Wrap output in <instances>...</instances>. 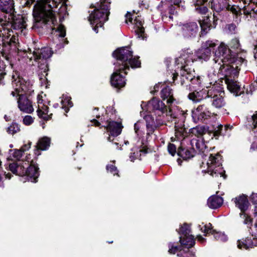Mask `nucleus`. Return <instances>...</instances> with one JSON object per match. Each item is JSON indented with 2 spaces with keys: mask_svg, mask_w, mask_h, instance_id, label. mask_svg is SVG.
<instances>
[{
  "mask_svg": "<svg viewBox=\"0 0 257 257\" xmlns=\"http://www.w3.org/2000/svg\"><path fill=\"white\" fill-rule=\"evenodd\" d=\"M12 78L13 90L11 91V95L13 97H17L21 94L30 96L34 92L32 82L20 77L17 72L13 73Z\"/></svg>",
  "mask_w": 257,
  "mask_h": 257,
  "instance_id": "nucleus-7",
  "label": "nucleus"
},
{
  "mask_svg": "<svg viewBox=\"0 0 257 257\" xmlns=\"http://www.w3.org/2000/svg\"><path fill=\"white\" fill-rule=\"evenodd\" d=\"M148 107L150 110L154 111L159 116L166 114V116L169 115L171 118H177V115L172 112L171 107H169V111H167V106L159 98L153 97L148 103Z\"/></svg>",
  "mask_w": 257,
  "mask_h": 257,
  "instance_id": "nucleus-9",
  "label": "nucleus"
},
{
  "mask_svg": "<svg viewBox=\"0 0 257 257\" xmlns=\"http://www.w3.org/2000/svg\"><path fill=\"white\" fill-rule=\"evenodd\" d=\"M47 102L45 101L43 99V96L41 95H38L37 96V103H38V109L37 110V112L38 116L40 118H43L44 120H48L50 118V115L48 114V106L46 104ZM49 102H48L49 104Z\"/></svg>",
  "mask_w": 257,
  "mask_h": 257,
  "instance_id": "nucleus-18",
  "label": "nucleus"
},
{
  "mask_svg": "<svg viewBox=\"0 0 257 257\" xmlns=\"http://www.w3.org/2000/svg\"><path fill=\"white\" fill-rule=\"evenodd\" d=\"M149 119L150 120L152 119V117L150 116H146V127L147 128V134L150 135L152 134L156 128L157 126L155 125V122L153 121V119L152 120V121H149ZM157 126L159 125H162L166 124V121L164 120H160L159 118L156 119Z\"/></svg>",
  "mask_w": 257,
  "mask_h": 257,
  "instance_id": "nucleus-26",
  "label": "nucleus"
},
{
  "mask_svg": "<svg viewBox=\"0 0 257 257\" xmlns=\"http://www.w3.org/2000/svg\"><path fill=\"white\" fill-rule=\"evenodd\" d=\"M132 151L133 152L131 153L130 155V159L131 161H134L135 159H139L140 158L141 156V153H144V154L147 153L148 149L146 146H144L139 150L137 148H133L132 149Z\"/></svg>",
  "mask_w": 257,
  "mask_h": 257,
  "instance_id": "nucleus-35",
  "label": "nucleus"
},
{
  "mask_svg": "<svg viewBox=\"0 0 257 257\" xmlns=\"http://www.w3.org/2000/svg\"><path fill=\"white\" fill-rule=\"evenodd\" d=\"M125 22L126 23H128V22H130V23H133V19L132 18V15L131 14V13H127L126 15H125Z\"/></svg>",
  "mask_w": 257,
  "mask_h": 257,
  "instance_id": "nucleus-54",
  "label": "nucleus"
},
{
  "mask_svg": "<svg viewBox=\"0 0 257 257\" xmlns=\"http://www.w3.org/2000/svg\"><path fill=\"white\" fill-rule=\"evenodd\" d=\"M180 242L181 244V247L184 246L185 247L189 249L192 247L195 244V240L192 235H189L183 237H180Z\"/></svg>",
  "mask_w": 257,
  "mask_h": 257,
  "instance_id": "nucleus-32",
  "label": "nucleus"
},
{
  "mask_svg": "<svg viewBox=\"0 0 257 257\" xmlns=\"http://www.w3.org/2000/svg\"><path fill=\"white\" fill-rule=\"evenodd\" d=\"M34 2V0H26V3H25V6L26 7H30Z\"/></svg>",
  "mask_w": 257,
  "mask_h": 257,
  "instance_id": "nucleus-59",
  "label": "nucleus"
},
{
  "mask_svg": "<svg viewBox=\"0 0 257 257\" xmlns=\"http://www.w3.org/2000/svg\"><path fill=\"white\" fill-rule=\"evenodd\" d=\"M1 54L2 55V57L6 59V60L7 61V63L9 64V56L5 52H1Z\"/></svg>",
  "mask_w": 257,
  "mask_h": 257,
  "instance_id": "nucleus-61",
  "label": "nucleus"
},
{
  "mask_svg": "<svg viewBox=\"0 0 257 257\" xmlns=\"http://www.w3.org/2000/svg\"><path fill=\"white\" fill-rule=\"evenodd\" d=\"M227 29L230 33L235 32L236 26L234 24H231L227 25Z\"/></svg>",
  "mask_w": 257,
  "mask_h": 257,
  "instance_id": "nucleus-53",
  "label": "nucleus"
},
{
  "mask_svg": "<svg viewBox=\"0 0 257 257\" xmlns=\"http://www.w3.org/2000/svg\"><path fill=\"white\" fill-rule=\"evenodd\" d=\"M61 103L63 107H64L66 105H67L69 107H71L72 106V102L70 100L69 98H66L65 99L62 100Z\"/></svg>",
  "mask_w": 257,
  "mask_h": 257,
  "instance_id": "nucleus-50",
  "label": "nucleus"
},
{
  "mask_svg": "<svg viewBox=\"0 0 257 257\" xmlns=\"http://www.w3.org/2000/svg\"><path fill=\"white\" fill-rule=\"evenodd\" d=\"M6 177L7 178H8V179H11V174H9V173H8V174H6Z\"/></svg>",
  "mask_w": 257,
  "mask_h": 257,
  "instance_id": "nucleus-64",
  "label": "nucleus"
},
{
  "mask_svg": "<svg viewBox=\"0 0 257 257\" xmlns=\"http://www.w3.org/2000/svg\"><path fill=\"white\" fill-rule=\"evenodd\" d=\"M248 125L251 129L254 132L255 130L257 131V112L247 116V117Z\"/></svg>",
  "mask_w": 257,
  "mask_h": 257,
  "instance_id": "nucleus-37",
  "label": "nucleus"
},
{
  "mask_svg": "<svg viewBox=\"0 0 257 257\" xmlns=\"http://www.w3.org/2000/svg\"><path fill=\"white\" fill-rule=\"evenodd\" d=\"M0 11L4 13L0 15V25L8 24L11 16L15 12L14 0H0Z\"/></svg>",
  "mask_w": 257,
  "mask_h": 257,
  "instance_id": "nucleus-11",
  "label": "nucleus"
},
{
  "mask_svg": "<svg viewBox=\"0 0 257 257\" xmlns=\"http://www.w3.org/2000/svg\"><path fill=\"white\" fill-rule=\"evenodd\" d=\"M250 199L252 203L257 204V193H252L250 196Z\"/></svg>",
  "mask_w": 257,
  "mask_h": 257,
  "instance_id": "nucleus-55",
  "label": "nucleus"
},
{
  "mask_svg": "<svg viewBox=\"0 0 257 257\" xmlns=\"http://www.w3.org/2000/svg\"><path fill=\"white\" fill-rule=\"evenodd\" d=\"M33 50L29 49L30 51L27 54V58L28 60L27 63L30 65H34L33 62H30L34 59V61L37 63L38 71L41 75L44 76L43 73H46L48 70L47 60L52 56V52L51 49L49 47H43L40 48L36 44H34Z\"/></svg>",
  "mask_w": 257,
  "mask_h": 257,
  "instance_id": "nucleus-3",
  "label": "nucleus"
},
{
  "mask_svg": "<svg viewBox=\"0 0 257 257\" xmlns=\"http://www.w3.org/2000/svg\"><path fill=\"white\" fill-rule=\"evenodd\" d=\"M159 87V85H156L154 86V89H155V90L156 91H158Z\"/></svg>",
  "mask_w": 257,
  "mask_h": 257,
  "instance_id": "nucleus-63",
  "label": "nucleus"
},
{
  "mask_svg": "<svg viewBox=\"0 0 257 257\" xmlns=\"http://www.w3.org/2000/svg\"><path fill=\"white\" fill-rule=\"evenodd\" d=\"M23 153H24V152L22 151V149L19 150H16L14 153V157L16 159H19L22 156Z\"/></svg>",
  "mask_w": 257,
  "mask_h": 257,
  "instance_id": "nucleus-52",
  "label": "nucleus"
},
{
  "mask_svg": "<svg viewBox=\"0 0 257 257\" xmlns=\"http://www.w3.org/2000/svg\"><path fill=\"white\" fill-rule=\"evenodd\" d=\"M17 98L18 107L21 111L27 113H32L34 109L33 107L32 101L29 98L28 96H25L21 94Z\"/></svg>",
  "mask_w": 257,
  "mask_h": 257,
  "instance_id": "nucleus-19",
  "label": "nucleus"
},
{
  "mask_svg": "<svg viewBox=\"0 0 257 257\" xmlns=\"http://www.w3.org/2000/svg\"><path fill=\"white\" fill-rule=\"evenodd\" d=\"M195 60L194 56L192 51L190 49L184 50L181 53L180 56L176 58L175 62L177 65L181 64V83L182 85H186L191 82L195 76L190 72H188L186 67L191 63H193Z\"/></svg>",
  "mask_w": 257,
  "mask_h": 257,
  "instance_id": "nucleus-6",
  "label": "nucleus"
},
{
  "mask_svg": "<svg viewBox=\"0 0 257 257\" xmlns=\"http://www.w3.org/2000/svg\"><path fill=\"white\" fill-rule=\"evenodd\" d=\"M193 1L194 3L196 11L201 14H205L207 13L208 9L206 6H204V5L207 2L208 0Z\"/></svg>",
  "mask_w": 257,
  "mask_h": 257,
  "instance_id": "nucleus-33",
  "label": "nucleus"
},
{
  "mask_svg": "<svg viewBox=\"0 0 257 257\" xmlns=\"http://www.w3.org/2000/svg\"><path fill=\"white\" fill-rule=\"evenodd\" d=\"M226 10L230 11L233 14L235 15H237L238 13H241V10L238 8V7L235 5H231L229 4V2L227 4V6L226 9Z\"/></svg>",
  "mask_w": 257,
  "mask_h": 257,
  "instance_id": "nucleus-43",
  "label": "nucleus"
},
{
  "mask_svg": "<svg viewBox=\"0 0 257 257\" xmlns=\"http://www.w3.org/2000/svg\"><path fill=\"white\" fill-rule=\"evenodd\" d=\"M240 217L244 219V223L245 224H248L251 221L250 217L245 213H244V212H241V213H240Z\"/></svg>",
  "mask_w": 257,
  "mask_h": 257,
  "instance_id": "nucleus-49",
  "label": "nucleus"
},
{
  "mask_svg": "<svg viewBox=\"0 0 257 257\" xmlns=\"http://www.w3.org/2000/svg\"><path fill=\"white\" fill-rule=\"evenodd\" d=\"M233 126L230 124H226L224 126L220 124L218 125L213 131H210L204 126H197L192 128L191 133L198 137L204 136V138H206L207 136L211 137V139L214 137L217 139L219 136L224 135L228 133L233 128Z\"/></svg>",
  "mask_w": 257,
  "mask_h": 257,
  "instance_id": "nucleus-8",
  "label": "nucleus"
},
{
  "mask_svg": "<svg viewBox=\"0 0 257 257\" xmlns=\"http://www.w3.org/2000/svg\"><path fill=\"white\" fill-rule=\"evenodd\" d=\"M17 38L15 36H13L10 39V41L9 42V45H14L15 46L16 45V43H17Z\"/></svg>",
  "mask_w": 257,
  "mask_h": 257,
  "instance_id": "nucleus-57",
  "label": "nucleus"
},
{
  "mask_svg": "<svg viewBox=\"0 0 257 257\" xmlns=\"http://www.w3.org/2000/svg\"><path fill=\"white\" fill-rule=\"evenodd\" d=\"M20 125L16 123L13 122L8 128L7 132L11 135H14L20 131Z\"/></svg>",
  "mask_w": 257,
  "mask_h": 257,
  "instance_id": "nucleus-39",
  "label": "nucleus"
},
{
  "mask_svg": "<svg viewBox=\"0 0 257 257\" xmlns=\"http://www.w3.org/2000/svg\"><path fill=\"white\" fill-rule=\"evenodd\" d=\"M102 126L106 128L110 135L113 137L118 136L121 132V124L115 121L107 120L105 124Z\"/></svg>",
  "mask_w": 257,
  "mask_h": 257,
  "instance_id": "nucleus-23",
  "label": "nucleus"
},
{
  "mask_svg": "<svg viewBox=\"0 0 257 257\" xmlns=\"http://www.w3.org/2000/svg\"><path fill=\"white\" fill-rule=\"evenodd\" d=\"M31 145V143L29 142L28 144H26L23 146V147L21 148L22 151L24 152L28 150L30 148Z\"/></svg>",
  "mask_w": 257,
  "mask_h": 257,
  "instance_id": "nucleus-58",
  "label": "nucleus"
},
{
  "mask_svg": "<svg viewBox=\"0 0 257 257\" xmlns=\"http://www.w3.org/2000/svg\"><path fill=\"white\" fill-rule=\"evenodd\" d=\"M34 122V118L30 115H26L23 119V122L26 125H30Z\"/></svg>",
  "mask_w": 257,
  "mask_h": 257,
  "instance_id": "nucleus-45",
  "label": "nucleus"
},
{
  "mask_svg": "<svg viewBox=\"0 0 257 257\" xmlns=\"http://www.w3.org/2000/svg\"><path fill=\"white\" fill-rule=\"evenodd\" d=\"M256 245V244H254L253 241L250 238L238 240L237 242V247L240 249H248Z\"/></svg>",
  "mask_w": 257,
  "mask_h": 257,
  "instance_id": "nucleus-30",
  "label": "nucleus"
},
{
  "mask_svg": "<svg viewBox=\"0 0 257 257\" xmlns=\"http://www.w3.org/2000/svg\"><path fill=\"white\" fill-rule=\"evenodd\" d=\"M211 224L209 223L201 226V225H199L200 230L206 233H211L213 235L214 238L218 241L225 242L227 240V236L221 232H216L215 230H213L211 227Z\"/></svg>",
  "mask_w": 257,
  "mask_h": 257,
  "instance_id": "nucleus-21",
  "label": "nucleus"
},
{
  "mask_svg": "<svg viewBox=\"0 0 257 257\" xmlns=\"http://www.w3.org/2000/svg\"><path fill=\"white\" fill-rule=\"evenodd\" d=\"M209 101L211 102L212 105L216 108H221L226 105L224 100V93L220 92L219 90H216L215 87L213 86L210 89Z\"/></svg>",
  "mask_w": 257,
  "mask_h": 257,
  "instance_id": "nucleus-15",
  "label": "nucleus"
},
{
  "mask_svg": "<svg viewBox=\"0 0 257 257\" xmlns=\"http://www.w3.org/2000/svg\"><path fill=\"white\" fill-rule=\"evenodd\" d=\"M221 156L211 154L207 162L208 172L212 177L224 176V170L221 167Z\"/></svg>",
  "mask_w": 257,
  "mask_h": 257,
  "instance_id": "nucleus-10",
  "label": "nucleus"
},
{
  "mask_svg": "<svg viewBox=\"0 0 257 257\" xmlns=\"http://www.w3.org/2000/svg\"><path fill=\"white\" fill-rule=\"evenodd\" d=\"M198 239L199 241L203 242L204 241L205 239L201 235H199L197 236Z\"/></svg>",
  "mask_w": 257,
  "mask_h": 257,
  "instance_id": "nucleus-62",
  "label": "nucleus"
},
{
  "mask_svg": "<svg viewBox=\"0 0 257 257\" xmlns=\"http://www.w3.org/2000/svg\"><path fill=\"white\" fill-rule=\"evenodd\" d=\"M178 232L180 234H182L184 236L190 235V226L187 224L185 223L182 226H181Z\"/></svg>",
  "mask_w": 257,
  "mask_h": 257,
  "instance_id": "nucleus-41",
  "label": "nucleus"
},
{
  "mask_svg": "<svg viewBox=\"0 0 257 257\" xmlns=\"http://www.w3.org/2000/svg\"><path fill=\"white\" fill-rule=\"evenodd\" d=\"M172 3H173L175 5L178 6V7H181L183 10L185 9L184 8V3L182 2L181 0H170Z\"/></svg>",
  "mask_w": 257,
  "mask_h": 257,
  "instance_id": "nucleus-51",
  "label": "nucleus"
},
{
  "mask_svg": "<svg viewBox=\"0 0 257 257\" xmlns=\"http://www.w3.org/2000/svg\"><path fill=\"white\" fill-rule=\"evenodd\" d=\"M218 20L217 15L214 13L212 16L206 17L203 20L200 21L199 24L201 28V35H205L211 29L215 28Z\"/></svg>",
  "mask_w": 257,
  "mask_h": 257,
  "instance_id": "nucleus-16",
  "label": "nucleus"
},
{
  "mask_svg": "<svg viewBox=\"0 0 257 257\" xmlns=\"http://www.w3.org/2000/svg\"><path fill=\"white\" fill-rule=\"evenodd\" d=\"M161 97L163 100H166L168 107L176 101L174 97L173 90L169 86H164L161 91Z\"/></svg>",
  "mask_w": 257,
  "mask_h": 257,
  "instance_id": "nucleus-24",
  "label": "nucleus"
},
{
  "mask_svg": "<svg viewBox=\"0 0 257 257\" xmlns=\"http://www.w3.org/2000/svg\"><path fill=\"white\" fill-rule=\"evenodd\" d=\"M216 114L212 112L205 104H200L192 110V117L195 121L208 119Z\"/></svg>",
  "mask_w": 257,
  "mask_h": 257,
  "instance_id": "nucleus-14",
  "label": "nucleus"
},
{
  "mask_svg": "<svg viewBox=\"0 0 257 257\" xmlns=\"http://www.w3.org/2000/svg\"><path fill=\"white\" fill-rule=\"evenodd\" d=\"M140 124L138 123H136L134 125V129L136 133L137 134L138 136H141V134L140 133Z\"/></svg>",
  "mask_w": 257,
  "mask_h": 257,
  "instance_id": "nucleus-56",
  "label": "nucleus"
},
{
  "mask_svg": "<svg viewBox=\"0 0 257 257\" xmlns=\"http://www.w3.org/2000/svg\"><path fill=\"white\" fill-rule=\"evenodd\" d=\"M223 203L222 197L218 196H212L208 199L207 204L212 209H216L221 206Z\"/></svg>",
  "mask_w": 257,
  "mask_h": 257,
  "instance_id": "nucleus-31",
  "label": "nucleus"
},
{
  "mask_svg": "<svg viewBox=\"0 0 257 257\" xmlns=\"http://www.w3.org/2000/svg\"><path fill=\"white\" fill-rule=\"evenodd\" d=\"M57 32L58 33V35L61 37L63 38L66 35V30L64 26L62 25H59L57 28Z\"/></svg>",
  "mask_w": 257,
  "mask_h": 257,
  "instance_id": "nucleus-44",
  "label": "nucleus"
},
{
  "mask_svg": "<svg viewBox=\"0 0 257 257\" xmlns=\"http://www.w3.org/2000/svg\"><path fill=\"white\" fill-rule=\"evenodd\" d=\"M11 19L10 20L8 24H6L5 25H0L1 26L7 28L8 26H11L14 29L18 30L24 29L26 27V20L24 17L21 15H15L14 13L11 16Z\"/></svg>",
  "mask_w": 257,
  "mask_h": 257,
  "instance_id": "nucleus-17",
  "label": "nucleus"
},
{
  "mask_svg": "<svg viewBox=\"0 0 257 257\" xmlns=\"http://www.w3.org/2000/svg\"><path fill=\"white\" fill-rule=\"evenodd\" d=\"M169 252L170 253L175 254L178 251L177 256L178 257H191L194 255V253L189 251L188 249L186 250L181 248V246H174L172 243L169 244Z\"/></svg>",
  "mask_w": 257,
  "mask_h": 257,
  "instance_id": "nucleus-25",
  "label": "nucleus"
},
{
  "mask_svg": "<svg viewBox=\"0 0 257 257\" xmlns=\"http://www.w3.org/2000/svg\"><path fill=\"white\" fill-rule=\"evenodd\" d=\"M50 139L48 137L40 139L37 143V147L38 150H46L50 146Z\"/></svg>",
  "mask_w": 257,
  "mask_h": 257,
  "instance_id": "nucleus-36",
  "label": "nucleus"
},
{
  "mask_svg": "<svg viewBox=\"0 0 257 257\" xmlns=\"http://www.w3.org/2000/svg\"><path fill=\"white\" fill-rule=\"evenodd\" d=\"M135 25L136 29L135 32L138 38L144 39L145 37V29L143 27V23L140 17H136L134 21V23Z\"/></svg>",
  "mask_w": 257,
  "mask_h": 257,
  "instance_id": "nucleus-27",
  "label": "nucleus"
},
{
  "mask_svg": "<svg viewBox=\"0 0 257 257\" xmlns=\"http://www.w3.org/2000/svg\"><path fill=\"white\" fill-rule=\"evenodd\" d=\"M216 46V44L212 41L208 40L202 44L201 47L196 52L194 56L195 61L196 57L200 59H203L207 61L211 56V52L214 47Z\"/></svg>",
  "mask_w": 257,
  "mask_h": 257,
  "instance_id": "nucleus-13",
  "label": "nucleus"
},
{
  "mask_svg": "<svg viewBox=\"0 0 257 257\" xmlns=\"http://www.w3.org/2000/svg\"><path fill=\"white\" fill-rule=\"evenodd\" d=\"M194 154V150L193 149L188 150L181 147L179 148L178 151V155L184 160L189 159L193 157Z\"/></svg>",
  "mask_w": 257,
  "mask_h": 257,
  "instance_id": "nucleus-34",
  "label": "nucleus"
},
{
  "mask_svg": "<svg viewBox=\"0 0 257 257\" xmlns=\"http://www.w3.org/2000/svg\"><path fill=\"white\" fill-rule=\"evenodd\" d=\"M230 46L232 48L234 49H239L240 45L239 40L237 38L232 39L230 42Z\"/></svg>",
  "mask_w": 257,
  "mask_h": 257,
  "instance_id": "nucleus-47",
  "label": "nucleus"
},
{
  "mask_svg": "<svg viewBox=\"0 0 257 257\" xmlns=\"http://www.w3.org/2000/svg\"><path fill=\"white\" fill-rule=\"evenodd\" d=\"M233 200L236 206L240 209L241 212H244L247 208L248 202L246 196L242 195Z\"/></svg>",
  "mask_w": 257,
  "mask_h": 257,
  "instance_id": "nucleus-29",
  "label": "nucleus"
},
{
  "mask_svg": "<svg viewBox=\"0 0 257 257\" xmlns=\"http://www.w3.org/2000/svg\"><path fill=\"white\" fill-rule=\"evenodd\" d=\"M228 1V0H212L211 8L216 13H219L226 10Z\"/></svg>",
  "mask_w": 257,
  "mask_h": 257,
  "instance_id": "nucleus-28",
  "label": "nucleus"
},
{
  "mask_svg": "<svg viewBox=\"0 0 257 257\" xmlns=\"http://www.w3.org/2000/svg\"><path fill=\"white\" fill-rule=\"evenodd\" d=\"M91 121L93 123L94 125L96 126H98L100 125V123L95 119H92Z\"/></svg>",
  "mask_w": 257,
  "mask_h": 257,
  "instance_id": "nucleus-60",
  "label": "nucleus"
},
{
  "mask_svg": "<svg viewBox=\"0 0 257 257\" xmlns=\"http://www.w3.org/2000/svg\"><path fill=\"white\" fill-rule=\"evenodd\" d=\"M9 167L13 173L21 176H27L32 182H36L39 176V168L34 165H30L27 161H19L11 164Z\"/></svg>",
  "mask_w": 257,
  "mask_h": 257,
  "instance_id": "nucleus-5",
  "label": "nucleus"
},
{
  "mask_svg": "<svg viewBox=\"0 0 257 257\" xmlns=\"http://www.w3.org/2000/svg\"><path fill=\"white\" fill-rule=\"evenodd\" d=\"M8 65L3 61H0V84L3 83V79L7 74Z\"/></svg>",
  "mask_w": 257,
  "mask_h": 257,
  "instance_id": "nucleus-40",
  "label": "nucleus"
},
{
  "mask_svg": "<svg viewBox=\"0 0 257 257\" xmlns=\"http://www.w3.org/2000/svg\"><path fill=\"white\" fill-rule=\"evenodd\" d=\"M168 150L171 155L174 156L176 152L175 146L173 144L170 143L168 146Z\"/></svg>",
  "mask_w": 257,
  "mask_h": 257,
  "instance_id": "nucleus-48",
  "label": "nucleus"
},
{
  "mask_svg": "<svg viewBox=\"0 0 257 257\" xmlns=\"http://www.w3.org/2000/svg\"><path fill=\"white\" fill-rule=\"evenodd\" d=\"M110 4L108 0H100L93 6L94 9L90 14L88 20L96 33H98V28L102 27L108 19Z\"/></svg>",
  "mask_w": 257,
  "mask_h": 257,
  "instance_id": "nucleus-4",
  "label": "nucleus"
},
{
  "mask_svg": "<svg viewBox=\"0 0 257 257\" xmlns=\"http://www.w3.org/2000/svg\"><path fill=\"white\" fill-rule=\"evenodd\" d=\"M182 34L184 38L191 39L196 37L198 31V27L195 22L183 24L182 27Z\"/></svg>",
  "mask_w": 257,
  "mask_h": 257,
  "instance_id": "nucleus-20",
  "label": "nucleus"
},
{
  "mask_svg": "<svg viewBox=\"0 0 257 257\" xmlns=\"http://www.w3.org/2000/svg\"><path fill=\"white\" fill-rule=\"evenodd\" d=\"M201 83V81L200 80V77H193V79L190 82V83L186 85V89H188L189 91L193 90L194 88H195L197 86H199Z\"/></svg>",
  "mask_w": 257,
  "mask_h": 257,
  "instance_id": "nucleus-38",
  "label": "nucleus"
},
{
  "mask_svg": "<svg viewBox=\"0 0 257 257\" xmlns=\"http://www.w3.org/2000/svg\"><path fill=\"white\" fill-rule=\"evenodd\" d=\"M241 1L244 4L242 11L246 18L248 20L257 21V5L252 2V0H241ZM253 53L254 57L257 60V45L254 48Z\"/></svg>",
  "mask_w": 257,
  "mask_h": 257,
  "instance_id": "nucleus-12",
  "label": "nucleus"
},
{
  "mask_svg": "<svg viewBox=\"0 0 257 257\" xmlns=\"http://www.w3.org/2000/svg\"><path fill=\"white\" fill-rule=\"evenodd\" d=\"M111 163L112 164H109L106 166V169L107 171L113 174V175H117L118 176L117 168L113 164L115 163V161L111 162Z\"/></svg>",
  "mask_w": 257,
  "mask_h": 257,
  "instance_id": "nucleus-42",
  "label": "nucleus"
},
{
  "mask_svg": "<svg viewBox=\"0 0 257 257\" xmlns=\"http://www.w3.org/2000/svg\"><path fill=\"white\" fill-rule=\"evenodd\" d=\"M128 47L117 49L113 53V56L116 58L117 61L114 63V71L111 75L110 82L114 87L120 88L125 84L124 77L121 74L123 72L127 74V70L130 66L132 68H138L141 66V62L138 57H133V52Z\"/></svg>",
  "mask_w": 257,
  "mask_h": 257,
  "instance_id": "nucleus-2",
  "label": "nucleus"
},
{
  "mask_svg": "<svg viewBox=\"0 0 257 257\" xmlns=\"http://www.w3.org/2000/svg\"><path fill=\"white\" fill-rule=\"evenodd\" d=\"M213 61L220 65V69L224 73L225 82L228 89L235 96L241 94L240 85L235 80L244 61L241 57H235L224 44L221 43L215 52Z\"/></svg>",
  "mask_w": 257,
  "mask_h": 257,
  "instance_id": "nucleus-1",
  "label": "nucleus"
},
{
  "mask_svg": "<svg viewBox=\"0 0 257 257\" xmlns=\"http://www.w3.org/2000/svg\"><path fill=\"white\" fill-rule=\"evenodd\" d=\"M209 92H210V89L208 90L202 89L199 91L194 90L192 92L190 93L188 97L189 99L193 102H198L202 99L209 98L210 94Z\"/></svg>",
  "mask_w": 257,
  "mask_h": 257,
  "instance_id": "nucleus-22",
  "label": "nucleus"
},
{
  "mask_svg": "<svg viewBox=\"0 0 257 257\" xmlns=\"http://www.w3.org/2000/svg\"><path fill=\"white\" fill-rule=\"evenodd\" d=\"M185 130L184 128H176V137L177 138L182 137L184 138L185 137Z\"/></svg>",
  "mask_w": 257,
  "mask_h": 257,
  "instance_id": "nucleus-46",
  "label": "nucleus"
}]
</instances>
